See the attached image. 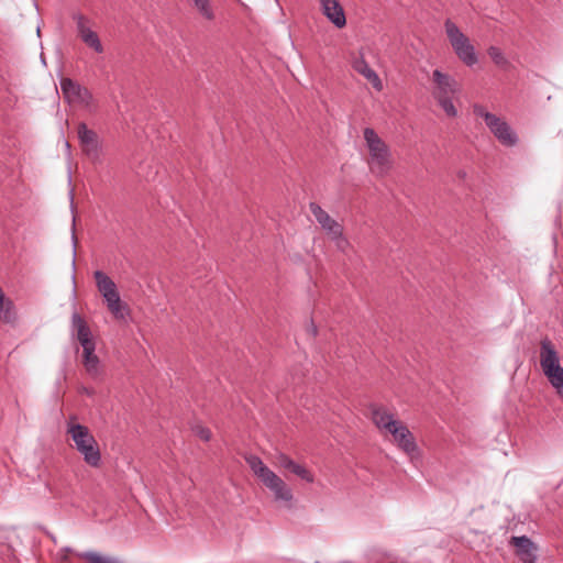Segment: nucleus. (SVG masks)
<instances>
[{
  "label": "nucleus",
  "instance_id": "1",
  "mask_svg": "<svg viewBox=\"0 0 563 563\" xmlns=\"http://www.w3.org/2000/svg\"><path fill=\"white\" fill-rule=\"evenodd\" d=\"M364 139L369 152L368 165L371 172L378 177L386 176L393 166L388 145L372 128L364 130Z\"/></svg>",
  "mask_w": 563,
  "mask_h": 563
},
{
  "label": "nucleus",
  "instance_id": "2",
  "mask_svg": "<svg viewBox=\"0 0 563 563\" xmlns=\"http://www.w3.org/2000/svg\"><path fill=\"white\" fill-rule=\"evenodd\" d=\"M67 433L74 441L77 451L84 456V461L92 467H98L101 462V453L98 442L88 427L69 422Z\"/></svg>",
  "mask_w": 563,
  "mask_h": 563
},
{
  "label": "nucleus",
  "instance_id": "3",
  "mask_svg": "<svg viewBox=\"0 0 563 563\" xmlns=\"http://www.w3.org/2000/svg\"><path fill=\"white\" fill-rule=\"evenodd\" d=\"M93 278L98 291L103 297L108 310L118 320L124 319L129 313V306L121 300L115 283L102 271H96Z\"/></svg>",
  "mask_w": 563,
  "mask_h": 563
},
{
  "label": "nucleus",
  "instance_id": "4",
  "mask_svg": "<svg viewBox=\"0 0 563 563\" xmlns=\"http://www.w3.org/2000/svg\"><path fill=\"white\" fill-rule=\"evenodd\" d=\"M446 37L456 54V56L467 66L477 63V56L470 38L460 30V27L451 20L444 22Z\"/></svg>",
  "mask_w": 563,
  "mask_h": 563
},
{
  "label": "nucleus",
  "instance_id": "5",
  "mask_svg": "<svg viewBox=\"0 0 563 563\" xmlns=\"http://www.w3.org/2000/svg\"><path fill=\"white\" fill-rule=\"evenodd\" d=\"M60 90L64 99L73 106L85 108L89 111L96 109L95 98L91 91L70 78H62Z\"/></svg>",
  "mask_w": 563,
  "mask_h": 563
},
{
  "label": "nucleus",
  "instance_id": "6",
  "mask_svg": "<svg viewBox=\"0 0 563 563\" xmlns=\"http://www.w3.org/2000/svg\"><path fill=\"white\" fill-rule=\"evenodd\" d=\"M309 210L325 233L335 241L339 249L343 250L349 245V241L343 235V227L336 220L331 218L325 210H323L317 202H310Z\"/></svg>",
  "mask_w": 563,
  "mask_h": 563
},
{
  "label": "nucleus",
  "instance_id": "7",
  "mask_svg": "<svg viewBox=\"0 0 563 563\" xmlns=\"http://www.w3.org/2000/svg\"><path fill=\"white\" fill-rule=\"evenodd\" d=\"M540 366L548 379L563 373V367L560 364V357L555 346L548 338L541 341Z\"/></svg>",
  "mask_w": 563,
  "mask_h": 563
},
{
  "label": "nucleus",
  "instance_id": "8",
  "mask_svg": "<svg viewBox=\"0 0 563 563\" xmlns=\"http://www.w3.org/2000/svg\"><path fill=\"white\" fill-rule=\"evenodd\" d=\"M73 20L76 22L77 32L81 41L96 53H102L103 46L98 34L91 30V21L81 13H74Z\"/></svg>",
  "mask_w": 563,
  "mask_h": 563
},
{
  "label": "nucleus",
  "instance_id": "9",
  "mask_svg": "<svg viewBox=\"0 0 563 563\" xmlns=\"http://www.w3.org/2000/svg\"><path fill=\"white\" fill-rule=\"evenodd\" d=\"M77 134L82 152L92 162L99 161L100 144L98 134L93 130L88 129L87 124L84 122L78 124Z\"/></svg>",
  "mask_w": 563,
  "mask_h": 563
},
{
  "label": "nucleus",
  "instance_id": "10",
  "mask_svg": "<svg viewBox=\"0 0 563 563\" xmlns=\"http://www.w3.org/2000/svg\"><path fill=\"white\" fill-rule=\"evenodd\" d=\"M509 544L514 548L515 555L522 563H537L538 547L526 536L511 537Z\"/></svg>",
  "mask_w": 563,
  "mask_h": 563
},
{
  "label": "nucleus",
  "instance_id": "11",
  "mask_svg": "<svg viewBox=\"0 0 563 563\" xmlns=\"http://www.w3.org/2000/svg\"><path fill=\"white\" fill-rule=\"evenodd\" d=\"M388 433L393 435L397 446L408 455L413 456L415 453L418 452V446L412 433L401 421H398Z\"/></svg>",
  "mask_w": 563,
  "mask_h": 563
},
{
  "label": "nucleus",
  "instance_id": "12",
  "mask_svg": "<svg viewBox=\"0 0 563 563\" xmlns=\"http://www.w3.org/2000/svg\"><path fill=\"white\" fill-rule=\"evenodd\" d=\"M274 464L282 470L288 471L289 473L298 476L307 483H312L314 481V476L311 471H309L305 465L295 462L285 453L276 454Z\"/></svg>",
  "mask_w": 563,
  "mask_h": 563
},
{
  "label": "nucleus",
  "instance_id": "13",
  "mask_svg": "<svg viewBox=\"0 0 563 563\" xmlns=\"http://www.w3.org/2000/svg\"><path fill=\"white\" fill-rule=\"evenodd\" d=\"M322 13L338 29L346 25V18L343 7L338 0H320Z\"/></svg>",
  "mask_w": 563,
  "mask_h": 563
},
{
  "label": "nucleus",
  "instance_id": "14",
  "mask_svg": "<svg viewBox=\"0 0 563 563\" xmlns=\"http://www.w3.org/2000/svg\"><path fill=\"white\" fill-rule=\"evenodd\" d=\"M432 78L435 84V88L432 92L434 99L452 97L455 92V81L450 76L435 69L432 74Z\"/></svg>",
  "mask_w": 563,
  "mask_h": 563
},
{
  "label": "nucleus",
  "instance_id": "15",
  "mask_svg": "<svg viewBox=\"0 0 563 563\" xmlns=\"http://www.w3.org/2000/svg\"><path fill=\"white\" fill-rule=\"evenodd\" d=\"M352 67L357 74L362 75L365 79H367L372 84L374 89H376L377 91L383 90V82L379 76L373 68H371V66L365 60L363 55L354 58V60L352 62Z\"/></svg>",
  "mask_w": 563,
  "mask_h": 563
},
{
  "label": "nucleus",
  "instance_id": "16",
  "mask_svg": "<svg viewBox=\"0 0 563 563\" xmlns=\"http://www.w3.org/2000/svg\"><path fill=\"white\" fill-rule=\"evenodd\" d=\"M71 327L76 332V336L82 347L96 345L90 328L85 319L77 312L71 317Z\"/></svg>",
  "mask_w": 563,
  "mask_h": 563
},
{
  "label": "nucleus",
  "instance_id": "17",
  "mask_svg": "<svg viewBox=\"0 0 563 563\" xmlns=\"http://www.w3.org/2000/svg\"><path fill=\"white\" fill-rule=\"evenodd\" d=\"M263 484L274 493L275 499L284 501L292 500L294 495L291 489L275 473H273Z\"/></svg>",
  "mask_w": 563,
  "mask_h": 563
},
{
  "label": "nucleus",
  "instance_id": "18",
  "mask_svg": "<svg viewBox=\"0 0 563 563\" xmlns=\"http://www.w3.org/2000/svg\"><path fill=\"white\" fill-rule=\"evenodd\" d=\"M495 137L507 147L517 145L519 137L515 130L505 121L495 117Z\"/></svg>",
  "mask_w": 563,
  "mask_h": 563
},
{
  "label": "nucleus",
  "instance_id": "19",
  "mask_svg": "<svg viewBox=\"0 0 563 563\" xmlns=\"http://www.w3.org/2000/svg\"><path fill=\"white\" fill-rule=\"evenodd\" d=\"M372 421L380 430L388 432L399 421L384 407H371Z\"/></svg>",
  "mask_w": 563,
  "mask_h": 563
},
{
  "label": "nucleus",
  "instance_id": "20",
  "mask_svg": "<svg viewBox=\"0 0 563 563\" xmlns=\"http://www.w3.org/2000/svg\"><path fill=\"white\" fill-rule=\"evenodd\" d=\"M96 345L82 347V364L89 376L96 378L100 375V360L95 354Z\"/></svg>",
  "mask_w": 563,
  "mask_h": 563
},
{
  "label": "nucleus",
  "instance_id": "21",
  "mask_svg": "<svg viewBox=\"0 0 563 563\" xmlns=\"http://www.w3.org/2000/svg\"><path fill=\"white\" fill-rule=\"evenodd\" d=\"M18 313L13 301L5 297L2 288L0 287V321L9 324L15 323Z\"/></svg>",
  "mask_w": 563,
  "mask_h": 563
},
{
  "label": "nucleus",
  "instance_id": "22",
  "mask_svg": "<svg viewBox=\"0 0 563 563\" xmlns=\"http://www.w3.org/2000/svg\"><path fill=\"white\" fill-rule=\"evenodd\" d=\"M245 462L253 471V473L262 481L266 482L267 478L274 473L269 470L257 455H249L245 457Z\"/></svg>",
  "mask_w": 563,
  "mask_h": 563
},
{
  "label": "nucleus",
  "instance_id": "23",
  "mask_svg": "<svg viewBox=\"0 0 563 563\" xmlns=\"http://www.w3.org/2000/svg\"><path fill=\"white\" fill-rule=\"evenodd\" d=\"M195 8L206 20L211 21L214 19V13L209 0H198L194 2Z\"/></svg>",
  "mask_w": 563,
  "mask_h": 563
},
{
  "label": "nucleus",
  "instance_id": "24",
  "mask_svg": "<svg viewBox=\"0 0 563 563\" xmlns=\"http://www.w3.org/2000/svg\"><path fill=\"white\" fill-rule=\"evenodd\" d=\"M494 58H495V77L497 76V74L499 71H505V73H509V74L512 73L514 67L510 65V63H508L505 59V57L497 49H495Z\"/></svg>",
  "mask_w": 563,
  "mask_h": 563
},
{
  "label": "nucleus",
  "instance_id": "25",
  "mask_svg": "<svg viewBox=\"0 0 563 563\" xmlns=\"http://www.w3.org/2000/svg\"><path fill=\"white\" fill-rule=\"evenodd\" d=\"M473 113L474 115L478 118H483L485 120L486 125L493 130V114L487 111L483 106L481 104H474L473 106Z\"/></svg>",
  "mask_w": 563,
  "mask_h": 563
},
{
  "label": "nucleus",
  "instance_id": "26",
  "mask_svg": "<svg viewBox=\"0 0 563 563\" xmlns=\"http://www.w3.org/2000/svg\"><path fill=\"white\" fill-rule=\"evenodd\" d=\"M438 101V103L440 104V107L443 109V111L449 115V117H456L457 114V111L452 102V99L451 97H443V98H439V99H435Z\"/></svg>",
  "mask_w": 563,
  "mask_h": 563
},
{
  "label": "nucleus",
  "instance_id": "27",
  "mask_svg": "<svg viewBox=\"0 0 563 563\" xmlns=\"http://www.w3.org/2000/svg\"><path fill=\"white\" fill-rule=\"evenodd\" d=\"M552 387L556 390L558 395L563 398V372L560 375L548 379Z\"/></svg>",
  "mask_w": 563,
  "mask_h": 563
},
{
  "label": "nucleus",
  "instance_id": "28",
  "mask_svg": "<svg viewBox=\"0 0 563 563\" xmlns=\"http://www.w3.org/2000/svg\"><path fill=\"white\" fill-rule=\"evenodd\" d=\"M196 434L206 442L210 441L211 439V431L206 427H197Z\"/></svg>",
  "mask_w": 563,
  "mask_h": 563
},
{
  "label": "nucleus",
  "instance_id": "29",
  "mask_svg": "<svg viewBox=\"0 0 563 563\" xmlns=\"http://www.w3.org/2000/svg\"><path fill=\"white\" fill-rule=\"evenodd\" d=\"M307 332L312 336L316 338L318 334V328L314 324V322L311 320L309 325L307 327Z\"/></svg>",
  "mask_w": 563,
  "mask_h": 563
},
{
  "label": "nucleus",
  "instance_id": "30",
  "mask_svg": "<svg viewBox=\"0 0 563 563\" xmlns=\"http://www.w3.org/2000/svg\"><path fill=\"white\" fill-rule=\"evenodd\" d=\"M63 552H64L65 554H64V555H62V561L66 562V561H68V554H69V553H73V550H71V549H69V548H65V549L63 550Z\"/></svg>",
  "mask_w": 563,
  "mask_h": 563
},
{
  "label": "nucleus",
  "instance_id": "31",
  "mask_svg": "<svg viewBox=\"0 0 563 563\" xmlns=\"http://www.w3.org/2000/svg\"><path fill=\"white\" fill-rule=\"evenodd\" d=\"M81 391L85 393L88 396H91L93 394V390H91V389H89L87 387H82Z\"/></svg>",
  "mask_w": 563,
  "mask_h": 563
}]
</instances>
